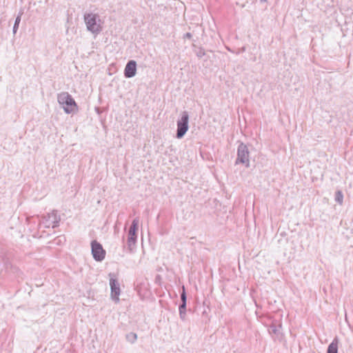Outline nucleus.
Masks as SVG:
<instances>
[{"label":"nucleus","mask_w":353,"mask_h":353,"mask_svg":"<svg viewBox=\"0 0 353 353\" xmlns=\"http://www.w3.org/2000/svg\"><path fill=\"white\" fill-rule=\"evenodd\" d=\"M84 21L87 29L93 34H99L103 28L102 22L96 14L88 13L84 15Z\"/></svg>","instance_id":"obj_1"},{"label":"nucleus","mask_w":353,"mask_h":353,"mask_svg":"<svg viewBox=\"0 0 353 353\" xmlns=\"http://www.w3.org/2000/svg\"><path fill=\"white\" fill-rule=\"evenodd\" d=\"M58 101L66 113H72L77 110V105L73 98L68 92H61L58 95Z\"/></svg>","instance_id":"obj_2"},{"label":"nucleus","mask_w":353,"mask_h":353,"mask_svg":"<svg viewBox=\"0 0 353 353\" xmlns=\"http://www.w3.org/2000/svg\"><path fill=\"white\" fill-rule=\"evenodd\" d=\"M139 221L137 219L133 220L132 225L129 229L128 235V245L130 249L135 245L137 241V233L139 228Z\"/></svg>","instance_id":"obj_3"},{"label":"nucleus","mask_w":353,"mask_h":353,"mask_svg":"<svg viewBox=\"0 0 353 353\" xmlns=\"http://www.w3.org/2000/svg\"><path fill=\"white\" fill-rule=\"evenodd\" d=\"M91 248L92 256L96 261H101L104 259L105 251L99 242L93 241L91 243Z\"/></svg>","instance_id":"obj_4"},{"label":"nucleus","mask_w":353,"mask_h":353,"mask_svg":"<svg viewBox=\"0 0 353 353\" xmlns=\"http://www.w3.org/2000/svg\"><path fill=\"white\" fill-rule=\"evenodd\" d=\"M188 115L186 112H183L181 119L177 123V138H181L188 129Z\"/></svg>","instance_id":"obj_5"},{"label":"nucleus","mask_w":353,"mask_h":353,"mask_svg":"<svg viewBox=\"0 0 353 353\" xmlns=\"http://www.w3.org/2000/svg\"><path fill=\"white\" fill-rule=\"evenodd\" d=\"M236 162L248 164L249 162V152L247 146L241 143L238 148V158Z\"/></svg>","instance_id":"obj_6"},{"label":"nucleus","mask_w":353,"mask_h":353,"mask_svg":"<svg viewBox=\"0 0 353 353\" xmlns=\"http://www.w3.org/2000/svg\"><path fill=\"white\" fill-rule=\"evenodd\" d=\"M111 287V296L113 299L118 301L120 294V288L117 281L114 279H111L110 281Z\"/></svg>","instance_id":"obj_7"},{"label":"nucleus","mask_w":353,"mask_h":353,"mask_svg":"<svg viewBox=\"0 0 353 353\" xmlns=\"http://www.w3.org/2000/svg\"><path fill=\"white\" fill-rule=\"evenodd\" d=\"M137 71V64L134 61H130L125 68V76L128 78L132 77L135 75Z\"/></svg>","instance_id":"obj_8"},{"label":"nucleus","mask_w":353,"mask_h":353,"mask_svg":"<svg viewBox=\"0 0 353 353\" xmlns=\"http://www.w3.org/2000/svg\"><path fill=\"white\" fill-rule=\"evenodd\" d=\"M338 352V342L334 340L328 347L327 353H337Z\"/></svg>","instance_id":"obj_9"},{"label":"nucleus","mask_w":353,"mask_h":353,"mask_svg":"<svg viewBox=\"0 0 353 353\" xmlns=\"http://www.w3.org/2000/svg\"><path fill=\"white\" fill-rule=\"evenodd\" d=\"M21 17L20 16H18L16 19L15 23L14 26V32H15L17 31V29L18 28L19 23H20Z\"/></svg>","instance_id":"obj_10"},{"label":"nucleus","mask_w":353,"mask_h":353,"mask_svg":"<svg viewBox=\"0 0 353 353\" xmlns=\"http://www.w3.org/2000/svg\"><path fill=\"white\" fill-rule=\"evenodd\" d=\"M183 289L184 290V287H183ZM181 299L183 302V304L181 305V307H185V292L183 291L182 294H181Z\"/></svg>","instance_id":"obj_11"},{"label":"nucleus","mask_w":353,"mask_h":353,"mask_svg":"<svg viewBox=\"0 0 353 353\" xmlns=\"http://www.w3.org/2000/svg\"><path fill=\"white\" fill-rule=\"evenodd\" d=\"M342 199H343V195H342L341 192H337V200L339 201V202L340 203H342Z\"/></svg>","instance_id":"obj_12"}]
</instances>
